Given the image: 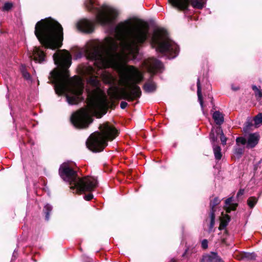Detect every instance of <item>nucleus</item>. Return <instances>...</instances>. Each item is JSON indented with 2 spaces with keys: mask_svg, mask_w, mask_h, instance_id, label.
<instances>
[{
  "mask_svg": "<svg viewBox=\"0 0 262 262\" xmlns=\"http://www.w3.org/2000/svg\"><path fill=\"white\" fill-rule=\"evenodd\" d=\"M257 202V199L256 197H250L247 201V204L251 208H253Z\"/></svg>",
  "mask_w": 262,
  "mask_h": 262,
  "instance_id": "nucleus-26",
  "label": "nucleus"
},
{
  "mask_svg": "<svg viewBox=\"0 0 262 262\" xmlns=\"http://www.w3.org/2000/svg\"><path fill=\"white\" fill-rule=\"evenodd\" d=\"M100 132L92 134L86 141V146L94 152L102 151L107 145L108 141H112L118 135V130L108 122L99 126Z\"/></svg>",
  "mask_w": 262,
  "mask_h": 262,
  "instance_id": "nucleus-5",
  "label": "nucleus"
},
{
  "mask_svg": "<svg viewBox=\"0 0 262 262\" xmlns=\"http://www.w3.org/2000/svg\"><path fill=\"white\" fill-rule=\"evenodd\" d=\"M114 34V37H106L103 42L93 43L84 49L86 58L99 70L96 71L93 67L88 66L81 70L82 75L90 76L88 82L93 89L88 91L89 108H81L71 116V122L77 128H86L92 122L90 113L97 118L106 113L107 97L95 74H101L103 82L111 85L107 94L112 100L131 101L141 94L137 84L143 80V75L138 68L126 62L136 58L139 46L147 38L148 27L145 23L132 24L127 20L117 25Z\"/></svg>",
  "mask_w": 262,
  "mask_h": 262,
  "instance_id": "nucleus-1",
  "label": "nucleus"
},
{
  "mask_svg": "<svg viewBox=\"0 0 262 262\" xmlns=\"http://www.w3.org/2000/svg\"><path fill=\"white\" fill-rule=\"evenodd\" d=\"M221 260L220 257L215 252L206 254L203 257V262H220Z\"/></svg>",
  "mask_w": 262,
  "mask_h": 262,
  "instance_id": "nucleus-14",
  "label": "nucleus"
},
{
  "mask_svg": "<svg viewBox=\"0 0 262 262\" xmlns=\"http://www.w3.org/2000/svg\"><path fill=\"white\" fill-rule=\"evenodd\" d=\"M23 75L24 77L26 79H29L30 78V75L28 72L27 71L23 70L22 71Z\"/></svg>",
  "mask_w": 262,
  "mask_h": 262,
  "instance_id": "nucleus-33",
  "label": "nucleus"
},
{
  "mask_svg": "<svg viewBox=\"0 0 262 262\" xmlns=\"http://www.w3.org/2000/svg\"><path fill=\"white\" fill-rule=\"evenodd\" d=\"M222 215L223 216L221 218V223L219 227L220 230L224 229L230 220V217L228 215L226 214L224 215L223 213H222Z\"/></svg>",
  "mask_w": 262,
  "mask_h": 262,
  "instance_id": "nucleus-18",
  "label": "nucleus"
},
{
  "mask_svg": "<svg viewBox=\"0 0 262 262\" xmlns=\"http://www.w3.org/2000/svg\"><path fill=\"white\" fill-rule=\"evenodd\" d=\"M189 3L194 8L201 9L205 6L206 0H191Z\"/></svg>",
  "mask_w": 262,
  "mask_h": 262,
  "instance_id": "nucleus-17",
  "label": "nucleus"
},
{
  "mask_svg": "<svg viewBox=\"0 0 262 262\" xmlns=\"http://www.w3.org/2000/svg\"><path fill=\"white\" fill-rule=\"evenodd\" d=\"M221 141L223 145H225L227 141V138L224 135L222 130H221V135L220 137Z\"/></svg>",
  "mask_w": 262,
  "mask_h": 262,
  "instance_id": "nucleus-31",
  "label": "nucleus"
},
{
  "mask_svg": "<svg viewBox=\"0 0 262 262\" xmlns=\"http://www.w3.org/2000/svg\"><path fill=\"white\" fill-rule=\"evenodd\" d=\"M169 3L174 7L181 10H184L187 9L190 1L189 0H168Z\"/></svg>",
  "mask_w": 262,
  "mask_h": 262,
  "instance_id": "nucleus-12",
  "label": "nucleus"
},
{
  "mask_svg": "<svg viewBox=\"0 0 262 262\" xmlns=\"http://www.w3.org/2000/svg\"><path fill=\"white\" fill-rule=\"evenodd\" d=\"M32 56H33L34 60L36 62L41 63L45 60V54L39 47H36L34 48Z\"/></svg>",
  "mask_w": 262,
  "mask_h": 262,
  "instance_id": "nucleus-13",
  "label": "nucleus"
},
{
  "mask_svg": "<svg viewBox=\"0 0 262 262\" xmlns=\"http://www.w3.org/2000/svg\"><path fill=\"white\" fill-rule=\"evenodd\" d=\"M237 206V204L234 203L233 198L230 197L225 200V204L224 208L227 212L229 213L231 210H235Z\"/></svg>",
  "mask_w": 262,
  "mask_h": 262,
  "instance_id": "nucleus-15",
  "label": "nucleus"
},
{
  "mask_svg": "<svg viewBox=\"0 0 262 262\" xmlns=\"http://www.w3.org/2000/svg\"><path fill=\"white\" fill-rule=\"evenodd\" d=\"M221 201L218 198H215L213 200H211L210 201V206L211 207V211L215 212V207L220 204Z\"/></svg>",
  "mask_w": 262,
  "mask_h": 262,
  "instance_id": "nucleus-24",
  "label": "nucleus"
},
{
  "mask_svg": "<svg viewBox=\"0 0 262 262\" xmlns=\"http://www.w3.org/2000/svg\"><path fill=\"white\" fill-rule=\"evenodd\" d=\"M252 89L254 92V94L257 100L262 101V90L258 89L255 85L252 86Z\"/></svg>",
  "mask_w": 262,
  "mask_h": 262,
  "instance_id": "nucleus-23",
  "label": "nucleus"
},
{
  "mask_svg": "<svg viewBox=\"0 0 262 262\" xmlns=\"http://www.w3.org/2000/svg\"><path fill=\"white\" fill-rule=\"evenodd\" d=\"M197 94L198 96V99L199 101V102L200 103V105H201V107H203V98H202V92H201V83H200V78L198 79L197 81Z\"/></svg>",
  "mask_w": 262,
  "mask_h": 262,
  "instance_id": "nucleus-19",
  "label": "nucleus"
},
{
  "mask_svg": "<svg viewBox=\"0 0 262 262\" xmlns=\"http://www.w3.org/2000/svg\"><path fill=\"white\" fill-rule=\"evenodd\" d=\"M201 246L204 249L207 248V247H208V241H207V239H204V240H203L202 241Z\"/></svg>",
  "mask_w": 262,
  "mask_h": 262,
  "instance_id": "nucleus-32",
  "label": "nucleus"
},
{
  "mask_svg": "<svg viewBox=\"0 0 262 262\" xmlns=\"http://www.w3.org/2000/svg\"><path fill=\"white\" fill-rule=\"evenodd\" d=\"M93 198V195L91 193L88 194L87 195H85L84 196V199L86 201H90Z\"/></svg>",
  "mask_w": 262,
  "mask_h": 262,
  "instance_id": "nucleus-34",
  "label": "nucleus"
},
{
  "mask_svg": "<svg viewBox=\"0 0 262 262\" xmlns=\"http://www.w3.org/2000/svg\"><path fill=\"white\" fill-rule=\"evenodd\" d=\"M12 6H13V4L12 3H9V2L6 3L4 4V5L2 8V10L5 11H9V10H10L12 8Z\"/></svg>",
  "mask_w": 262,
  "mask_h": 262,
  "instance_id": "nucleus-29",
  "label": "nucleus"
},
{
  "mask_svg": "<svg viewBox=\"0 0 262 262\" xmlns=\"http://www.w3.org/2000/svg\"><path fill=\"white\" fill-rule=\"evenodd\" d=\"M156 89V85L155 83L150 82L145 83L144 85V90L147 92H152Z\"/></svg>",
  "mask_w": 262,
  "mask_h": 262,
  "instance_id": "nucleus-20",
  "label": "nucleus"
},
{
  "mask_svg": "<svg viewBox=\"0 0 262 262\" xmlns=\"http://www.w3.org/2000/svg\"><path fill=\"white\" fill-rule=\"evenodd\" d=\"M254 122V126L257 128L262 125V113L257 114L253 119Z\"/></svg>",
  "mask_w": 262,
  "mask_h": 262,
  "instance_id": "nucleus-21",
  "label": "nucleus"
},
{
  "mask_svg": "<svg viewBox=\"0 0 262 262\" xmlns=\"http://www.w3.org/2000/svg\"><path fill=\"white\" fill-rule=\"evenodd\" d=\"M244 189H240L237 193V198H239L241 195L244 194Z\"/></svg>",
  "mask_w": 262,
  "mask_h": 262,
  "instance_id": "nucleus-35",
  "label": "nucleus"
},
{
  "mask_svg": "<svg viewBox=\"0 0 262 262\" xmlns=\"http://www.w3.org/2000/svg\"><path fill=\"white\" fill-rule=\"evenodd\" d=\"M210 223L209 226V230L211 231L212 228L214 227L215 223V215L214 212H210Z\"/></svg>",
  "mask_w": 262,
  "mask_h": 262,
  "instance_id": "nucleus-27",
  "label": "nucleus"
},
{
  "mask_svg": "<svg viewBox=\"0 0 262 262\" xmlns=\"http://www.w3.org/2000/svg\"><path fill=\"white\" fill-rule=\"evenodd\" d=\"M142 67L145 68L149 73L155 74L161 72L163 66L159 60L151 58L144 60L142 63Z\"/></svg>",
  "mask_w": 262,
  "mask_h": 262,
  "instance_id": "nucleus-8",
  "label": "nucleus"
},
{
  "mask_svg": "<svg viewBox=\"0 0 262 262\" xmlns=\"http://www.w3.org/2000/svg\"><path fill=\"white\" fill-rule=\"evenodd\" d=\"M247 260H255V254L254 253H247Z\"/></svg>",
  "mask_w": 262,
  "mask_h": 262,
  "instance_id": "nucleus-30",
  "label": "nucleus"
},
{
  "mask_svg": "<svg viewBox=\"0 0 262 262\" xmlns=\"http://www.w3.org/2000/svg\"><path fill=\"white\" fill-rule=\"evenodd\" d=\"M213 149L215 158L216 160H220L222 157L221 147L218 145H213Z\"/></svg>",
  "mask_w": 262,
  "mask_h": 262,
  "instance_id": "nucleus-22",
  "label": "nucleus"
},
{
  "mask_svg": "<svg viewBox=\"0 0 262 262\" xmlns=\"http://www.w3.org/2000/svg\"><path fill=\"white\" fill-rule=\"evenodd\" d=\"M127 105V103L125 101H122L120 103V107L122 109H124Z\"/></svg>",
  "mask_w": 262,
  "mask_h": 262,
  "instance_id": "nucleus-36",
  "label": "nucleus"
},
{
  "mask_svg": "<svg viewBox=\"0 0 262 262\" xmlns=\"http://www.w3.org/2000/svg\"><path fill=\"white\" fill-rule=\"evenodd\" d=\"M151 43L157 52L169 58H174L178 54V45L169 38L167 32L163 29H158L154 31Z\"/></svg>",
  "mask_w": 262,
  "mask_h": 262,
  "instance_id": "nucleus-6",
  "label": "nucleus"
},
{
  "mask_svg": "<svg viewBox=\"0 0 262 262\" xmlns=\"http://www.w3.org/2000/svg\"><path fill=\"white\" fill-rule=\"evenodd\" d=\"M35 34L46 48L55 50L62 45V28L57 21L51 18L41 19L36 24Z\"/></svg>",
  "mask_w": 262,
  "mask_h": 262,
  "instance_id": "nucleus-3",
  "label": "nucleus"
},
{
  "mask_svg": "<svg viewBox=\"0 0 262 262\" xmlns=\"http://www.w3.org/2000/svg\"><path fill=\"white\" fill-rule=\"evenodd\" d=\"M57 68L50 73V81L54 84L55 92L58 95L66 94L67 101L70 104H76L82 101L83 84L82 79L74 76L69 78L68 68L72 63V57L66 50H58L53 56Z\"/></svg>",
  "mask_w": 262,
  "mask_h": 262,
  "instance_id": "nucleus-2",
  "label": "nucleus"
},
{
  "mask_svg": "<svg viewBox=\"0 0 262 262\" xmlns=\"http://www.w3.org/2000/svg\"><path fill=\"white\" fill-rule=\"evenodd\" d=\"M250 126H251V125H250L249 124H248V125L247 124V129H248V128H249V127L250 128Z\"/></svg>",
  "mask_w": 262,
  "mask_h": 262,
  "instance_id": "nucleus-39",
  "label": "nucleus"
},
{
  "mask_svg": "<svg viewBox=\"0 0 262 262\" xmlns=\"http://www.w3.org/2000/svg\"><path fill=\"white\" fill-rule=\"evenodd\" d=\"M210 139H211V141L213 142H215L217 140V138L214 136V135L213 133H211L210 134Z\"/></svg>",
  "mask_w": 262,
  "mask_h": 262,
  "instance_id": "nucleus-37",
  "label": "nucleus"
},
{
  "mask_svg": "<svg viewBox=\"0 0 262 262\" xmlns=\"http://www.w3.org/2000/svg\"><path fill=\"white\" fill-rule=\"evenodd\" d=\"M52 207L50 205L47 204L45 206L43 211L46 214V220L47 221H48L49 220L50 212L52 211Z\"/></svg>",
  "mask_w": 262,
  "mask_h": 262,
  "instance_id": "nucleus-25",
  "label": "nucleus"
},
{
  "mask_svg": "<svg viewBox=\"0 0 262 262\" xmlns=\"http://www.w3.org/2000/svg\"><path fill=\"white\" fill-rule=\"evenodd\" d=\"M77 28L82 32L90 33L93 31L94 26L92 21L87 19H82L78 22Z\"/></svg>",
  "mask_w": 262,
  "mask_h": 262,
  "instance_id": "nucleus-10",
  "label": "nucleus"
},
{
  "mask_svg": "<svg viewBox=\"0 0 262 262\" xmlns=\"http://www.w3.org/2000/svg\"><path fill=\"white\" fill-rule=\"evenodd\" d=\"M212 118L217 125H221L224 121L223 114L219 111H215L212 115Z\"/></svg>",
  "mask_w": 262,
  "mask_h": 262,
  "instance_id": "nucleus-16",
  "label": "nucleus"
},
{
  "mask_svg": "<svg viewBox=\"0 0 262 262\" xmlns=\"http://www.w3.org/2000/svg\"><path fill=\"white\" fill-rule=\"evenodd\" d=\"M236 145L235 146L233 156L236 158H239L245 151L246 138L243 137H238L236 139Z\"/></svg>",
  "mask_w": 262,
  "mask_h": 262,
  "instance_id": "nucleus-9",
  "label": "nucleus"
},
{
  "mask_svg": "<svg viewBox=\"0 0 262 262\" xmlns=\"http://www.w3.org/2000/svg\"><path fill=\"white\" fill-rule=\"evenodd\" d=\"M62 179L70 183V188L77 192L92 191L97 187V180L92 177L80 178L72 165L69 163L62 164L59 170Z\"/></svg>",
  "mask_w": 262,
  "mask_h": 262,
  "instance_id": "nucleus-4",
  "label": "nucleus"
},
{
  "mask_svg": "<svg viewBox=\"0 0 262 262\" xmlns=\"http://www.w3.org/2000/svg\"><path fill=\"white\" fill-rule=\"evenodd\" d=\"M260 135L258 133L247 134V148H253L258 143Z\"/></svg>",
  "mask_w": 262,
  "mask_h": 262,
  "instance_id": "nucleus-11",
  "label": "nucleus"
},
{
  "mask_svg": "<svg viewBox=\"0 0 262 262\" xmlns=\"http://www.w3.org/2000/svg\"><path fill=\"white\" fill-rule=\"evenodd\" d=\"M232 89L233 91H237L238 90H239V87L238 86H234V85H232Z\"/></svg>",
  "mask_w": 262,
  "mask_h": 262,
  "instance_id": "nucleus-38",
  "label": "nucleus"
},
{
  "mask_svg": "<svg viewBox=\"0 0 262 262\" xmlns=\"http://www.w3.org/2000/svg\"><path fill=\"white\" fill-rule=\"evenodd\" d=\"M195 252V250L194 248H188L186 250L185 253L183 254V256L186 257V258H189L190 256V255Z\"/></svg>",
  "mask_w": 262,
  "mask_h": 262,
  "instance_id": "nucleus-28",
  "label": "nucleus"
},
{
  "mask_svg": "<svg viewBox=\"0 0 262 262\" xmlns=\"http://www.w3.org/2000/svg\"><path fill=\"white\" fill-rule=\"evenodd\" d=\"M85 5L89 11L96 13L97 21L103 26L112 25L118 14L117 10L107 5L95 8L92 0H86Z\"/></svg>",
  "mask_w": 262,
  "mask_h": 262,
  "instance_id": "nucleus-7",
  "label": "nucleus"
}]
</instances>
